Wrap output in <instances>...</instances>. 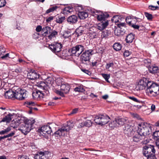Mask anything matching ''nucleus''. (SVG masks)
Wrapping results in <instances>:
<instances>
[{
    "label": "nucleus",
    "instance_id": "a211bd4d",
    "mask_svg": "<svg viewBox=\"0 0 159 159\" xmlns=\"http://www.w3.org/2000/svg\"><path fill=\"white\" fill-rule=\"evenodd\" d=\"M78 20V18L77 16L73 15L68 17L67 20L68 22L70 24L73 25L76 23Z\"/></svg>",
    "mask_w": 159,
    "mask_h": 159
},
{
    "label": "nucleus",
    "instance_id": "39448f33",
    "mask_svg": "<svg viewBox=\"0 0 159 159\" xmlns=\"http://www.w3.org/2000/svg\"><path fill=\"white\" fill-rule=\"evenodd\" d=\"M93 52L92 49L86 50L83 52L80 56V60L82 63L87 65H91L90 56L93 54Z\"/></svg>",
    "mask_w": 159,
    "mask_h": 159
},
{
    "label": "nucleus",
    "instance_id": "393cba45",
    "mask_svg": "<svg viewBox=\"0 0 159 159\" xmlns=\"http://www.w3.org/2000/svg\"><path fill=\"white\" fill-rule=\"evenodd\" d=\"M135 37V34L131 33L129 34L126 37L125 41L126 43H132L133 40L134 39Z\"/></svg>",
    "mask_w": 159,
    "mask_h": 159
},
{
    "label": "nucleus",
    "instance_id": "412c9836",
    "mask_svg": "<svg viewBox=\"0 0 159 159\" xmlns=\"http://www.w3.org/2000/svg\"><path fill=\"white\" fill-rule=\"evenodd\" d=\"M145 137H144L140 133H138V131L136 134L133 136L132 138L133 141L134 142H138L140 141L143 139H144Z\"/></svg>",
    "mask_w": 159,
    "mask_h": 159
},
{
    "label": "nucleus",
    "instance_id": "37998d69",
    "mask_svg": "<svg viewBox=\"0 0 159 159\" xmlns=\"http://www.w3.org/2000/svg\"><path fill=\"white\" fill-rule=\"evenodd\" d=\"M101 75L107 82H109L108 79L110 77V74L102 73L101 74Z\"/></svg>",
    "mask_w": 159,
    "mask_h": 159
},
{
    "label": "nucleus",
    "instance_id": "603ef678",
    "mask_svg": "<svg viewBox=\"0 0 159 159\" xmlns=\"http://www.w3.org/2000/svg\"><path fill=\"white\" fill-rule=\"evenodd\" d=\"M108 36V34L107 31H103L102 33V38H107Z\"/></svg>",
    "mask_w": 159,
    "mask_h": 159
},
{
    "label": "nucleus",
    "instance_id": "f8f14e48",
    "mask_svg": "<svg viewBox=\"0 0 159 159\" xmlns=\"http://www.w3.org/2000/svg\"><path fill=\"white\" fill-rule=\"evenodd\" d=\"M49 47L52 52L57 54L61 51L62 45L60 43H56L49 45Z\"/></svg>",
    "mask_w": 159,
    "mask_h": 159
},
{
    "label": "nucleus",
    "instance_id": "a18cd8bd",
    "mask_svg": "<svg viewBox=\"0 0 159 159\" xmlns=\"http://www.w3.org/2000/svg\"><path fill=\"white\" fill-rule=\"evenodd\" d=\"M153 136L155 139L157 140L159 139V131H157L154 132Z\"/></svg>",
    "mask_w": 159,
    "mask_h": 159
},
{
    "label": "nucleus",
    "instance_id": "bb28decb",
    "mask_svg": "<svg viewBox=\"0 0 159 159\" xmlns=\"http://www.w3.org/2000/svg\"><path fill=\"white\" fill-rule=\"evenodd\" d=\"M126 120L124 118H122L120 117H118L117 118H115V120L112 122L117 123V124L119 125H123Z\"/></svg>",
    "mask_w": 159,
    "mask_h": 159
},
{
    "label": "nucleus",
    "instance_id": "6e6552de",
    "mask_svg": "<svg viewBox=\"0 0 159 159\" xmlns=\"http://www.w3.org/2000/svg\"><path fill=\"white\" fill-rule=\"evenodd\" d=\"M49 93V91L46 90L45 92L37 89L33 92L32 96L33 98L34 99L39 100L48 96Z\"/></svg>",
    "mask_w": 159,
    "mask_h": 159
},
{
    "label": "nucleus",
    "instance_id": "b1692460",
    "mask_svg": "<svg viewBox=\"0 0 159 159\" xmlns=\"http://www.w3.org/2000/svg\"><path fill=\"white\" fill-rule=\"evenodd\" d=\"M148 69L150 73L155 74L159 73V68L158 66H149Z\"/></svg>",
    "mask_w": 159,
    "mask_h": 159
},
{
    "label": "nucleus",
    "instance_id": "a19ab883",
    "mask_svg": "<svg viewBox=\"0 0 159 159\" xmlns=\"http://www.w3.org/2000/svg\"><path fill=\"white\" fill-rule=\"evenodd\" d=\"M144 15L148 20L150 21L152 20L153 16L151 14L145 12H144Z\"/></svg>",
    "mask_w": 159,
    "mask_h": 159
},
{
    "label": "nucleus",
    "instance_id": "20e7f679",
    "mask_svg": "<svg viewBox=\"0 0 159 159\" xmlns=\"http://www.w3.org/2000/svg\"><path fill=\"white\" fill-rule=\"evenodd\" d=\"M138 133H140L144 137L149 135L152 131V125L147 123L139 124L138 125Z\"/></svg>",
    "mask_w": 159,
    "mask_h": 159
},
{
    "label": "nucleus",
    "instance_id": "c03bdc74",
    "mask_svg": "<svg viewBox=\"0 0 159 159\" xmlns=\"http://www.w3.org/2000/svg\"><path fill=\"white\" fill-rule=\"evenodd\" d=\"M85 126L87 127H89L92 126V122L91 120H87L85 122Z\"/></svg>",
    "mask_w": 159,
    "mask_h": 159
},
{
    "label": "nucleus",
    "instance_id": "4be33fe9",
    "mask_svg": "<svg viewBox=\"0 0 159 159\" xmlns=\"http://www.w3.org/2000/svg\"><path fill=\"white\" fill-rule=\"evenodd\" d=\"M15 89L7 91L5 93V97L7 98H15Z\"/></svg>",
    "mask_w": 159,
    "mask_h": 159
},
{
    "label": "nucleus",
    "instance_id": "c756f323",
    "mask_svg": "<svg viewBox=\"0 0 159 159\" xmlns=\"http://www.w3.org/2000/svg\"><path fill=\"white\" fill-rule=\"evenodd\" d=\"M78 16L80 19L84 20L88 16V14L85 11H79Z\"/></svg>",
    "mask_w": 159,
    "mask_h": 159
},
{
    "label": "nucleus",
    "instance_id": "864d4df0",
    "mask_svg": "<svg viewBox=\"0 0 159 159\" xmlns=\"http://www.w3.org/2000/svg\"><path fill=\"white\" fill-rule=\"evenodd\" d=\"M129 26L135 29H138L139 27V25L135 24V23H134V22H133L131 24V25H130Z\"/></svg>",
    "mask_w": 159,
    "mask_h": 159
},
{
    "label": "nucleus",
    "instance_id": "5fc2aeb1",
    "mask_svg": "<svg viewBox=\"0 0 159 159\" xmlns=\"http://www.w3.org/2000/svg\"><path fill=\"white\" fill-rule=\"evenodd\" d=\"M39 34L37 32H35L33 35V38L35 39H37L39 38Z\"/></svg>",
    "mask_w": 159,
    "mask_h": 159
},
{
    "label": "nucleus",
    "instance_id": "5701e85b",
    "mask_svg": "<svg viewBox=\"0 0 159 159\" xmlns=\"http://www.w3.org/2000/svg\"><path fill=\"white\" fill-rule=\"evenodd\" d=\"M27 76L29 79L34 80L39 78V76L36 72L34 71L29 73Z\"/></svg>",
    "mask_w": 159,
    "mask_h": 159
},
{
    "label": "nucleus",
    "instance_id": "473e14b6",
    "mask_svg": "<svg viewBox=\"0 0 159 159\" xmlns=\"http://www.w3.org/2000/svg\"><path fill=\"white\" fill-rule=\"evenodd\" d=\"M84 28L83 26H80L77 28L75 30V34L77 35V37H78L79 36L81 35L84 32Z\"/></svg>",
    "mask_w": 159,
    "mask_h": 159
},
{
    "label": "nucleus",
    "instance_id": "58836bf2",
    "mask_svg": "<svg viewBox=\"0 0 159 159\" xmlns=\"http://www.w3.org/2000/svg\"><path fill=\"white\" fill-rule=\"evenodd\" d=\"M65 16L60 17L58 16V18H56V21L57 23L61 24L65 20Z\"/></svg>",
    "mask_w": 159,
    "mask_h": 159
},
{
    "label": "nucleus",
    "instance_id": "3c124183",
    "mask_svg": "<svg viewBox=\"0 0 159 159\" xmlns=\"http://www.w3.org/2000/svg\"><path fill=\"white\" fill-rule=\"evenodd\" d=\"M55 92L57 94L60 95V96L62 97L64 96V93H64L63 91H61V90L60 91L59 90H56Z\"/></svg>",
    "mask_w": 159,
    "mask_h": 159
},
{
    "label": "nucleus",
    "instance_id": "9d476101",
    "mask_svg": "<svg viewBox=\"0 0 159 159\" xmlns=\"http://www.w3.org/2000/svg\"><path fill=\"white\" fill-rule=\"evenodd\" d=\"M84 46L82 44H78L71 48V53L76 56H79L84 51Z\"/></svg>",
    "mask_w": 159,
    "mask_h": 159
},
{
    "label": "nucleus",
    "instance_id": "a878e982",
    "mask_svg": "<svg viewBox=\"0 0 159 159\" xmlns=\"http://www.w3.org/2000/svg\"><path fill=\"white\" fill-rule=\"evenodd\" d=\"M35 159H47L46 155L43 152H38L34 156Z\"/></svg>",
    "mask_w": 159,
    "mask_h": 159
},
{
    "label": "nucleus",
    "instance_id": "4d7b16f0",
    "mask_svg": "<svg viewBox=\"0 0 159 159\" xmlns=\"http://www.w3.org/2000/svg\"><path fill=\"white\" fill-rule=\"evenodd\" d=\"M131 53V52L128 50H125L124 53V55L125 57H128Z\"/></svg>",
    "mask_w": 159,
    "mask_h": 159
},
{
    "label": "nucleus",
    "instance_id": "09e8293b",
    "mask_svg": "<svg viewBox=\"0 0 159 159\" xmlns=\"http://www.w3.org/2000/svg\"><path fill=\"white\" fill-rule=\"evenodd\" d=\"M148 8L151 10L154 11L156 10H158L159 7L158 6H154L151 5L149 6Z\"/></svg>",
    "mask_w": 159,
    "mask_h": 159
},
{
    "label": "nucleus",
    "instance_id": "49530a36",
    "mask_svg": "<svg viewBox=\"0 0 159 159\" xmlns=\"http://www.w3.org/2000/svg\"><path fill=\"white\" fill-rule=\"evenodd\" d=\"M71 35L70 33L68 31H65L63 34V36L65 38H68Z\"/></svg>",
    "mask_w": 159,
    "mask_h": 159
},
{
    "label": "nucleus",
    "instance_id": "7c9ffc66",
    "mask_svg": "<svg viewBox=\"0 0 159 159\" xmlns=\"http://www.w3.org/2000/svg\"><path fill=\"white\" fill-rule=\"evenodd\" d=\"M51 30V28L48 26L43 27L42 29V31L43 32V36H46L50 33Z\"/></svg>",
    "mask_w": 159,
    "mask_h": 159
},
{
    "label": "nucleus",
    "instance_id": "774afa93",
    "mask_svg": "<svg viewBox=\"0 0 159 159\" xmlns=\"http://www.w3.org/2000/svg\"><path fill=\"white\" fill-rule=\"evenodd\" d=\"M15 71L17 73H19L21 71V69L20 67H18L15 69Z\"/></svg>",
    "mask_w": 159,
    "mask_h": 159
},
{
    "label": "nucleus",
    "instance_id": "69168bd1",
    "mask_svg": "<svg viewBox=\"0 0 159 159\" xmlns=\"http://www.w3.org/2000/svg\"><path fill=\"white\" fill-rule=\"evenodd\" d=\"M147 159H157L155 156V154L154 155H152L149 156V157H147Z\"/></svg>",
    "mask_w": 159,
    "mask_h": 159
},
{
    "label": "nucleus",
    "instance_id": "c85d7f7f",
    "mask_svg": "<svg viewBox=\"0 0 159 159\" xmlns=\"http://www.w3.org/2000/svg\"><path fill=\"white\" fill-rule=\"evenodd\" d=\"M134 18L136 19V22L137 21V20L139 19L138 17L133 16H129L126 17L125 19L126 21L129 26L131 25V24L133 22L132 19Z\"/></svg>",
    "mask_w": 159,
    "mask_h": 159
},
{
    "label": "nucleus",
    "instance_id": "e433bc0d",
    "mask_svg": "<svg viewBox=\"0 0 159 159\" xmlns=\"http://www.w3.org/2000/svg\"><path fill=\"white\" fill-rule=\"evenodd\" d=\"M74 90L75 92H83L85 90L83 88L82 85L79 86L74 89Z\"/></svg>",
    "mask_w": 159,
    "mask_h": 159
},
{
    "label": "nucleus",
    "instance_id": "7ed1b4c3",
    "mask_svg": "<svg viewBox=\"0 0 159 159\" xmlns=\"http://www.w3.org/2000/svg\"><path fill=\"white\" fill-rule=\"evenodd\" d=\"M159 90L158 85L151 81L148 84V88L146 89V93L150 97H155L159 93Z\"/></svg>",
    "mask_w": 159,
    "mask_h": 159
},
{
    "label": "nucleus",
    "instance_id": "c9c22d12",
    "mask_svg": "<svg viewBox=\"0 0 159 159\" xmlns=\"http://www.w3.org/2000/svg\"><path fill=\"white\" fill-rule=\"evenodd\" d=\"M121 17L118 15L115 16H114L111 19V20L112 22H114L116 24H118V23L120 22L121 20Z\"/></svg>",
    "mask_w": 159,
    "mask_h": 159
},
{
    "label": "nucleus",
    "instance_id": "8fccbe9b",
    "mask_svg": "<svg viewBox=\"0 0 159 159\" xmlns=\"http://www.w3.org/2000/svg\"><path fill=\"white\" fill-rule=\"evenodd\" d=\"M6 4L5 0H0V8L4 7Z\"/></svg>",
    "mask_w": 159,
    "mask_h": 159
},
{
    "label": "nucleus",
    "instance_id": "bf43d9fd",
    "mask_svg": "<svg viewBox=\"0 0 159 159\" xmlns=\"http://www.w3.org/2000/svg\"><path fill=\"white\" fill-rule=\"evenodd\" d=\"M43 28L42 26L39 25H38L36 28V30L37 32H40L42 30Z\"/></svg>",
    "mask_w": 159,
    "mask_h": 159
},
{
    "label": "nucleus",
    "instance_id": "13d9d810",
    "mask_svg": "<svg viewBox=\"0 0 159 159\" xmlns=\"http://www.w3.org/2000/svg\"><path fill=\"white\" fill-rule=\"evenodd\" d=\"M128 98L129 99L133 101H134L135 102H139V101L136 98H135L134 97L130 96V97H129Z\"/></svg>",
    "mask_w": 159,
    "mask_h": 159
},
{
    "label": "nucleus",
    "instance_id": "1a4fd4ad",
    "mask_svg": "<svg viewBox=\"0 0 159 159\" xmlns=\"http://www.w3.org/2000/svg\"><path fill=\"white\" fill-rule=\"evenodd\" d=\"M155 150L153 145H147L143 147V155L147 157L155 154Z\"/></svg>",
    "mask_w": 159,
    "mask_h": 159
},
{
    "label": "nucleus",
    "instance_id": "79ce46f5",
    "mask_svg": "<svg viewBox=\"0 0 159 159\" xmlns=\"http://www.w3.org/2000/svg\"><path fill=\"white\" fill-rule=\"evenodd\" d=\"M114 66V63L113 62H110L107 63L105 66V68L107 70L109 69L111 67L113 68Z\"/></svg>",
    "mask_w": 159,
    "mask_h": 159
},
{
    "label": "nucleus",
    "instance_id": "680f3d73",
    "mask_svg": "<svg viewBox=\"0 0 159 159\" xmlns=\"http://www.w3.org/2000/svg\"><path fill=\"white\" fill-rule=\"evenodd\" d=\"M18 159H29V157L26 156H19Z\"/></svg>",
    "mask_w": 159,
    "mask_h": 159
},
{
    "label": "nucleus",
    "instance_id": "f257e3e1",
    "mask_svg": "<svg viewBox=\"0 0 159 159\" xmlns=\"http://www.w3.org/2000/svg\"><path fill=\"white\" fill-rule=\"evenodd\" d=\"M74 126V123L70 121H67L64 124L62 127L56 131L52 135L58 137L65 134V132L69 131Z\"/></svg>",
    "mask_w": 159,
    "mask_h": 159
},
{
    "label": "nucleus",
    "instance_id": "338daca9",
    "mask_svg": "<svg viewBox=\"0 0 159 159\" xmlns=\"http://www.w3.org/2000/svg\"><path fill=\"white\" fill-rule=\"evenodd\" d=\"M78 111V108H76L73 109L70 113V114H73L76 113Z\"/></svg>",
    "mask_w": 159,
    "mask_h": 159
},
{
    "label": "nucleus",
    "instance_id": "2eb2a0df",
    "mask_svg": "<svg viewBox=\"0 0 159 159\" xmlns=\"http://www.w3.org/2000/svg\"><path fill=\"white\" fill-rule=\"evenodd\" d=\"M98 30L96 27H92L89 29V35L91 39L96 38Z\"/></svg>",
    "mask_w": 159,
    "mask_h": 159
},
{
    "label": "nucleus",
    "instance_id": "e2e57ef3",
    "mask_svg": "<svg viewBox=\"0 0 159 159\" xmlns=\"http://www.w3.org/2000/svg\"><path fill=\"white\" fill-rule=\"evenodd\" d=\"M9 53H7L5 55H3V56H2L1 57V58L2 59H7V57L10 58V57H9Z\"/></svg>",
    "mask_w": 159,
    "mask_h": 159
},
{
    "label": "nucleus",
    "instance_id": "ddd939ff",
    "mask_svg": "<svg viewBox=\"0 0 159 159\" xmlns=\"http://www.w3.org/2000/svg\"><path fill=\"white\" fill-rule=\"evenodd\" d=\"M151 81H149L148 79L143 78L140 80L138 82V87L139 90L144 89L146 88L147 89L148 88V84L149 83V82H151Z\"/></svg>",
    "mask_w": 159,
    "mask_h": 159
},
{
    "label": "nucleus",
    "instance_id": "ea45409f",
    "mask_svg": "<svg viewBox=\"0 0 159 159\" xmlns=\"http://www.w3.org/2000/svg\"><path fill=\"white\" fill-rule=\"evenodd\" d=\"M25 105L27 107L30 108L32 106H35L36 104L34 102L30 101L25 102Z\"/></svg>",
    "mask_w": 159,
    "mask_h": 159
},
{
    "label": "nucleus",
    "instance_id": "423d86ee",
    "mask_svg": "<svg viewBox=\"0 0 159 159\" xmlns=\"http://www.w3.org/2000/svg\"><path fill=\"white\" fill-rule=\"evenodd\" d=\"M110 120V118L107 115H99L95 116L94 120L98 125H102L107 123Z\"/></svg>",
    "mask_w": 159,
    "mask_h": 159
},
{
    "label": "nucleus",
    "instance_id": "f704fd0d",
    "mask_svg": "<svg viewBox=\"0 0 159 159\" xmlns=\"http://www.w3.org/2000/svg\"><path fill=\"white\" fill-rule=\"evenodd\" d=\"M60 7L59 6H58L56 5H53V6L50 7L46 11L45 14H48L50 12H53L56 11L58 8Z\"/></svg>",
    "mask_w": 159,
    "mask_h": 159
},
{
    "label": "nucleus",
    "instance_id": "0eeeda50",
    "mask_svg": "<svg viewBox=\"0 0 159 159\" xmlns=\"http://www.w3.org/2000/svg\"><path fill=\"white\" fill-rule=\"evenodd\" d=\"M27 91L24 89L18 88L15 89V98L19 100L24 99L27 97Z\"/></svg>",
    "mask_w": 159,
    "mask_h": 159
},
{
    "label": "nucleus",
    "instance_id": "9b49d317",
    "mask_svg": "<svg viewBox=\"0 0 159 159\" xmlns=\"http://www.w3.org/2000/svg\"><path fill=\"white\" fill-rule=\"evenodd\" d=\"M93 16L97 17L98 20L101 22L104 20H108L106 19L109 16V14L106 13H104L101 12H98V11L94 12Z\"/></svg>",
    "mask_w": 159,
    "mask_h": 159
},
{
    "label": "nucleus",
    "instance_id": "cd10ccee",
    "mask_svg": "<svg viewBox=\"0 0 159 159\" xmlns=\"http://www.w3.org/2000/svg\"><path fill=\"white\" fill-rule=\"evenodd\" d=\"M70 89V87L67 84H63L61 86L60 90L63 91L65 94L68 93Z\"/></svg>",
    "mask_w": 159,
    "mask_h": 159
},
{
    "label": "nucleus",
    "instance_id": "f3484780",
    "mask_svg": "<svg viewBox=\"0 0 159 159\" xmlns=\"http://www.w3.org/2000/svg\"><path fill=\"white\" fill-rule=\"evenodd\" d=\"M48 83H47V84H46L44 82L40 81L38 82L37 83V86L39 88L42 89V90L43 91L45 92L46 90L49 91L48 89L49 88Z\"/></svg>",
    "mask_w": 159,
    "mask_h": 159
},
{
    "label": "nucleus",
    "instance_id": "aec40b11",
    "mask_svg": "<svg viewBox=\"0 0 159 159\" xmlns=\"http://www.w3.org/2000/svg\"><path fill=\"white\" fill-rule=\"evenodd\" d=\"M73 11V8L71 6H68L65 7L61 11V13L66 16Z\"/></svg>",
    "mask_w": 159,
    "mask_h": 159
},
{
    "label": "nucleus",
    "instance_id": "4468645a",
    "mask_svg": "<svg viewBox=\"0 0 159 159\" xmlns=\"http://www.w3.org/2000/svg\"><path fill=\"white\" fill-rule=\"evenodd\" d=\"M38 132L43 133L44 134H50L52 133V131L51 127L48 125L43 126L40 128L38 129Z\"/></svg>",
    "mask_w": 159,
    "mask_h": 159
},
{
    "label": "nucleus",
    "instance_id": "dca6fc26",
    "mask_svg": "<svg viewBox=\"0 0 159 159\" xmlns=\"http://www.w3.org/2000/svg\"><path fill=\"white\" fill-rule=\"evenodd\" d=\"M124 131L125 134L129 137L132 136L134 132L132 127L128 125H127L125 126Z\"/></svg>",
    "mask_w": 159,
    "mask_h": 159
},
{
    "label": "nucleus",
    "instance_id": "6ab92c4d",
    "mask_svg": "<svg viewBox=\"0 0 159 159\" xmlns=\"http://www.w3.org/2000/svg\"><path fill=\"white\" fill-rule=\"evenodd\" d=\"M108 20H104L98 24L97 28V30H102L104 29L108 25Z\"/></svg>",
    "mask_w": 159,
    "mask_h": 159
},
{
    "label": "nucleus",
    "instance_id": "2f4dec72",
    "mask_svg": "<svg viewBox=\"0 0 159 159\" xmlns=\"http://www.w3.org/2000/svg\"><path fill=\"white\" fill-rule=\"evenodd\" d=\"M13 116V115L12 114L9 113L6 116L2 118L1 122L9 123L11 120V117Z\"/></svg>",
    "mask_w": 159,
    "mask_h": 159
},
{
    "label": "nucleus",
    "instance_id": "052dcab7",
    "mask_svg": "<svg viewBox=\"0 0 159 159\" xmlns=\"http://www.w3.org/2000/svg\"><path fill=\"white\" fill-rule=\"evenodd\" d=\"M5 52V48H3L2 47H0V56L3 53Z\"/></svg>",
    "mask_w": 159,
    "mask_h": 159
},
{
    "label": "nucleus",
    "instance_id": "72a5a7b5",
    "mask_svg": "<svg viewBox=\"0 0 159 159\" xmlns=\"http://www.w3.org/2000/svg\"><path fill=\"white\" fill-rule=\"evenodd\" d=\"M113 48L116 51H119L121 49L122 45L120 43L116 42L114 44Z\"/></svg>",
    "mask_w": 159,
    "mask_h": 159
},
{
    "label": "nucleus",
    "instance_id": "4c0bfd02",
    "mask_svg": "<svg viewBox=\"0 0 159 159\" xmlns=\"http://www.w3.org/2000/svg\"><path fill=\"white\" fill-rule=\"evenodd\" d=\"M50 35L48 36V39H51L52 38H54L56 37V36L57 34V32L55 30H52L50 33Z\"/></svg>",
    "mask_w": 159,
    "mask_h": 159
},
{
    "label": "nucleus",
    "instance_id": "0e129e2a",
    "mask_svg": "<svg viewBox=\"0 0 159 159\" xmlns=\"http://www.w3.org/2000/svg\"><path fill=\"white\" fill-rule=\"evenodd\" d=\"M113 121L112 122H111V123L110 124V126L112 127H116L117 126V123H112V122L114 121Z\"/></svg>",
    "mask_w": 159,
    "mask_h": 159
},
{
    "label": "nucleus",
    "instance_id": "de8ad7c7",
    "mask_svg": "<svg viewBox=\"0 0 159 159\" xmlns=\"http://www.w3.org/2000/svg\"><path fill=\"white\" fill-rule=\"evenodd\" d=\"M116 25L120 29H122L123 27H125V24L124 23L120 22H119L118 24H116Z\"/></svg>",
    "mask_w": 159,
    "mask_h": 159
},
{
    "label": "nucleus",
    "instance_id": "6e6d98bb",
    "mask_svg": "<svg viewBox=\"0 0 159 159\" xmlns=\"http://www.w3.org/2000/svg\"><path fill=\"white\" fill-rule=\"evenodd\" d=\"M81 70L84 72L85 73L89 75H91L92 74V73L88 70L86 69H81Z\"/></svg>",
    "mask_w": 159,
    "mask_h": 159
},
{
    "label": "nucleus",
    "instance_id": "f03ea898",
    "mask_svg": "<svg viewBox=\"0 0 159 159\" xmlns=\"http://www.w3.org/2000/svg\"><path fill=\"white\" fill-rule=\"evenodd\" d=\"M35 122L34 119L25 120L24 123L21 125L18 129L25 135L27 134L32 129L33 125Z\"/></svg>",
    "mask_w": 159,
    "mask_h": 159
}]
</instances>
